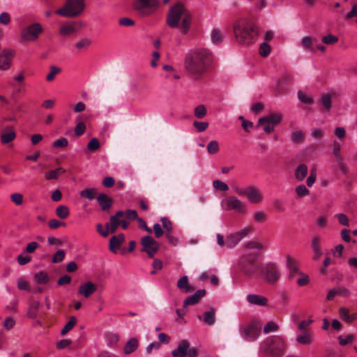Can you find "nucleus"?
<instances>
[{
  "label": "nucleus",
  "instance_id": "1",
  "mask_svg": "<svg viewBox=\"0 0 357 357\" xmlns=\"http://www.w3.org/2000/svg\"><path fill=\"white\" fill-rule=\"evenodd\" d=\"M211 55L205 49L191 50L185 58V68L194 78L199 79L207 72Z\"/></svg>",
  "mask_w": 357,
  "mask_h": 357
},
{
  "label": "nucleus",
  "instance_id": "2",
  "mask_svg": "<svg viewBox=\"0 0 357 357\" xmlns=\"http://www.w3.org/2000/svg\"><path fill=\"white\" fill-rule=\"evenodd\" d=\"M192 16L181 2H178L169 8L167 14L166 24L173 29L180 28L186 34L190 28Z\"/></svg>",
  "mask_w": 357,
  "mask_h": 357
},
{
  "label": "nucleus",
  "instance_id": "3",
  "mask_svg": "<svg viewBox=\"0 0 357 357\" xmlns=\"http://www.w3.org/2000/svg\"><path fill=\"white\" fill-rule=\"evenodd\" d=\"M233 30L237 42L245 45L254 43L259 34L257 26L245 19L236 20Z\"/></svg>",
  "mask_w": 357,
  "mask_h": 357
},
{
  "label": "nucleus",
  "instance_id": "4",
  "mask_svg": "<svg viewBox=\"0 0 357 357\" xmlns=\"http://www.w3.org/2000/svg\"><path fill=\"white\" fill-rule=\"evenodd\" d=\"M84 8V0H67L62 8L55 10V13L65 17H74L80 15Z\"/></svg>",
  "mask_w": 357,
  "mask_h": 357
},
{
  "label": "nucleus",
  "instance_id": "5",
  "mask_svg": "<svg viewBox=\"0 0 357 357\" xmlns=\"http://www.w3.org/2000/svg\"><path fill=\"white\" fill-rule=\"evenodd\" d=\"M257 255L255 253L245 254L239 260V265L243 273L249 277H253L259 270V266L256 263Z\"/></svg>",
  "mask_w": 357,
  "mask_h": 357
},
{
  "label": "nucleus",
  "instance_id": "6",
  "mask_svg": "<svg viewBox=\"0 0 357 357\" xmlns=\"http://www.w3.org/2000/svg\"><path fill=\"white\" fill-rule=\"evenodd\" d=\"M233 189L234 191L239 196L246 197L251 204H257L263 201V193L258 188L254 185H250L246 188L235 186Z\"/></svg>",
  "mask_w": 357,
  "mask_h": 357
},
{
  "label": "nucleus",
  "instance_id": "7",
  "mask_svg": "<svg viewBox=\"0 0 357 357\" xmlns=\"http://www.w3.org/2000/svg\"><path fill=\"white\" fill-rule=\"evenodd\" d=\"M242 337L248 342L256 340L261 333V323L259 321L253 320L245 326L240 328Z\"/></svg>",
  "mask_w": 357,
  "mask_h": 357
},
{
  "label": "nucleus",
  "instance_id": "8",
  "mask_svg": "<svg viewBox=\"0 0 357 357\" xmlns=\"http://www.w3.org/2000/svg\"><path fill=\"white\" fill-rule=\"evenodd\" d=\"M266 344L268 354L275 356H280L282 355L286 349L284 339L280 336L275 335L268 338Z\"/></svg>",
  "mask_w": 357,
  "mask_h": 357
},
{
  "label": "nucleus",
  "instance_id": "9",
  "mask_svg": "<svg viewBox=\"0 0 357 357\" xmlns=\"http://www.w3.org/2000/svg\"><path fill=\"white\" fill-rule=\"evenodd\" d=\"M43 32V28L40 23H33L22 30L21 37L26 42H33Z\"/></svg>",
  "mask_w": 357,
  "mask_h": 357
},
{
  "label": "nucleus",
  "instance_id": "10",
  "mask_svg": "<svg viewBox=\"0 0 357 357\" xmlns=\"http://www.w3.org/2000/svg\"><path fill=\"white\" fill-rule=\"evenodd\" d=\"M280 276V272L275 264L269 263L261 268V278L270 284L275 283Z\"/></svg>",
  "mask_w": 357,
  "mask_h": 357
},
{
  "label": "nucleus",
  "instance_id": "11",
  "mask_svg": "<svg viewBox=\"0 0 357 357\" xmlns=\"http://www.w3.org/2000/svg\"><path fill=\"white\" fill-rule=\"evenodd\" d=\"M222 206L225 210H234L239 213H245L247 212V205L236 197L231 196L225 199L222 202Z\"/></svg>",
  "mask_w": 357,
  "mask_h": 357
},
{
  "label": "nucleus",
  "instance_id": "12",
  "mask_svg": "<svg viewBox=\"0 0 357 357\" xmlns=\"http://www.w3.org/2000/svg\"><path fill=\"white\" fill-rule=\"evenodd\" d=\"M141 244L143 247L141 251L146 252L150 258L153 257L159 249L158 242L151 236L143 237L141 240Z\"/></svg>",
  "mask_w": 357,
  "mask_h": 357
},
{
  "label": "nucleus",
  "instance_id": "13",
  "mask_svg": "<svg viewBox=\"0 0 357 357\" xmlns=\"http://www.w3.org/2000/svg\"><path fill=\"white\" fill-rule=\"evenodd\" d=\"M286 265L289 271V280H293L296 276L298 277L302 273L298 269L297 260L289 255L286 257Z\"/></svg>",
  "mask_w": 357,
  "mask_h": 357
},
{
  "label": "nucleus",
  "instance_id": "14",
  "mask_svg": "<svg viewBox=\"0 0 357 357\" xmlns=\"http://www.w3.org/2000/svg\"><path fill=\"white\" fill-rule=\"evenodd\" d=\"M14 52L10 50H3L0 54V70H6L10 68Z\"/></svg>",
  "mask_w": 357,
  "mask_h": 357
},
{
  "label": "nucleus",
  "instance_id": "15",
  "mask_svg": "<svg viewBox=\"0 0 357 357\" xmlns=\"http://www.w3.org/2000/svg\"><path fill=\"white\" fill-rule=\"evenodd\" d=\"M157 5V0H136L134 6L142 15H148L150 13L145 12L144 9L156 7Z\"/></svg>",
  "mask_w": 357,
  "mask_h": 357
},
{
  "label": "nucleus",
  "instance_id": "16",
  "mask_svg": "<svg viewBox=\"0 0 357 357\" xmlns=\"http://www.w3.org/2000/svg\"><path fill=\"white\" fill-rule=\"evenodd\" d=\"M331 93H323L320 99L317 101V107L322 112H328L332 106Z\"/></svg>",
  "mask_w": 357,
  "mask_h": 357
},
{
  "label": "nucleus",
  "instance_id": "17",
  "mask_svg": "<svg viewBox=\"0 0 357 357\" xmlns=\"http://www.w3.org/2000/svg\"><path fill=\"white\" fill-rule=\"evenodd\" d=\"M215 314L216 309L215 307H210L208 310L204 312L202 315H198L197 318L203 321L205 324L212 326L215 323Z\"/></svg>",
  "mask_w": 357,
  "mask_h": 357
},
{
  "label": "nucleus",
  "instance_id": "18",
  "mask_svg": "<svg viewBox=\"0 0 357 357\" xmlns=\"http://www.w3.org/2000/svg\"><path fill=\"white\" fill-rule=\"evenodd\" d=\"M123 212L119 211L114 215L110 217L109 222L105 225V227L109 229V233H114L117 228L120 226V218L123 216Z\"/></svg>",
  "mask_w": 357,
  "mask_h": 357
},
{
  "label": "nucleus",
  "instance_id": "19",
  "mask_svg": "<svg viewBox=\"0 0 357 357\" xmlns=\"http://www.w3.org/2000/svg\"><path fill=\"white\" fill-rule=\"evenodd\" d=\"M190 347V342L183 340L178 343V347L173 350L172 354L173 357H185Z\"/></svg>",
  "mask_w": 357,
  "mask_h": 357
},
{
  "label": "nucleus",
  "instance_id": "20",
  "mask_svg": "<svg viewBox=\"0 0 357 357\" xmlns=\"http://www.w3.org/2000/svg\"><path fill=\"white\" fill-rule=\"evenodd\" d=\"M97 290V287L91 282H86L80 285L78 289V294L84 296L85 298H89Z\"/></svg>",
  "mask_w": 357,
  "mask_h": 357
},
{
  "label": "nucleus",
  "instance_id": "21",
  "mask_svg": "<svg viewBox=\"0 0 357 357\" xmlns=\"http://www.w3.org/2000/svg\"><path fill=\"white\" fill-rule=\"evenodd\" d=\"M248 302L254 305L266 306L268 304V298L262 295L248 294L246 296Z\"/></svg>",
  "mask_w": 357,
  "mask_h": 357
},
{
  "label": "nucleus",
  "instance_id": "22",
  "mask_svg": "<svg viewBox=\"0 0 357 357\" xmlns=\"http://www.w3.org/2000/svg\"><path fill=\"white\" fill-rule=\"evenodd\" d=\"M206 294L205 289H199L193 295L187 297L184 302L183 306L192 305L199 303L200 299L203 298Z\"/></svg>",
  "mask_w": 357,
  "mask_h": 357
},
{
  "label": "nucleus",
  "instance_id": "23",
  "mask_svg": "<svg viewBox=\"0 0 357 357\" xmlns=\"http://www.w3.org/2000/svg\"><path fill=\"white\" fill-rule=\"evenodd\" d=\"M96 199L102 211H107L112 207V199L106 194H99L97 196Z\"/></svg>",
  "mask_w": 357,
  "mask_h": 357
},
{
  "label": "nucleus",
  "instance_id": "24",
  "mask_svg": "<svg viewBox=\"0 0 357 357\" xmlns=\"http://www.w3.org/2000/svg\"><path fill=\"white\" fill-rule=\"evenodd\" d=\"M125 237L123 234L117 236H113L109 241V250L114 253H116L120 248L121 243L124 241Z\"/></svg>",
  "mask_w": 357,
  "mask_h": 357
},
{
  "label": "nucleus",
  "instance_id": "25",
  "mask_svg": "<svg viewBox=\"0 0 357 357\" xmlns=\"http://www.w3.org/2000/svg\"><path fill=\"white\" fill-rule=\"evenodd\" d=\"M79 22H73L63 24L59 30V33L63 36H67L74 34L77 32L76 26L79 24Z\"/></svg>",
  "mask_w": 357,
  "mask_h": 357
},
{
  "label": "nucleus",
  "instance_id": "26",
  "mask_svg": "<svg viewBox=\"0 0 357 357\" xmlns=\"http://www.w3.org/2000/svg\"><path fill=\"white\" fill-rule=\"evenodd\" d=\"M177 287L183 293H189L194 290V288L190 285L188 278L186 275L181 277L178 280Z\"/></svg>",
  "mask_w": 357,
  "mask_h": 357
},
{
  "label": "nucleus",
  "instance_id": "27",
  "mask_svg": "<svg viewBox=\"0 0 357 357\" xmlns=\"http://www.w3.org/2000/svg\"><path fill=\"white\" fill-rule=\"evenodd\" d=\"M257 126L262 127V129L265 132L271 133L274 131V126L268 121V119L264 116L260 118L258 120Z\"/></svg>",
  "mask_w": 357,
  "mask_h": 357
},
{
  "label": "nucleus",
  "instance_id": "28",
  "mask_svg": "<svg viewBox=\"0 0 357 357\" xmlns=\"http://www.w3.org/2000/svg\"><path fill=\"white\" fill-rule=\"evenodd\" d=\"M312 337L310 331H303L296 337V341L302 345H308L311 343Z\"/></svg>",
  "mask_w": 357,
  "mask_h": 357
},
{
  "label": "nucleus",
  "instance_id": "29",
  "mask_svg": "<svg viewBox=\"0 0 357 357\" xmlns=\"http://www.w3.org/2000/svg\"><path fill=\"white\" fill-rule=\"evenodd\" d=\"M138 347V340L136 338L130 339L126 344L123 351L126 354L134 352Z\"/></svg>",
  "mask_w": 357,
  "mask_h": 357
},
{
  "label": "nucleus",
  "instance_id": "30",
  "mask_svg": "<svg viewBox=\"0 0 357 357\" xmlns=\"http://www.w3.org/2000/svg\"><path fill=\"white\" fill-rule=\"evenodd\" d=\"M65 172V169H63L62 167H59L54 170L45 172V178L47 180L57 179L59 176L63 174Z\"/></svg>",
  "mask_w": 357,
  "mask_h": 357
},
{
  "label": "nucleus",
  "instance_id": "31",
  "mask_svg": "<svg viewBox=\"0 0 357 357\" xmlns=\"http://www.w3.org/2000/svg\"><path fill=\"white\" fill-rule=\"evenodd\" d=\"M6 130H9V132H4L1 135V142L3 144H8L13 141L16 137L15 132L12 130V128H6Z\"/></svg>",
  "mask_w": 357,
  "mask_h": 357
},
{
  "label": "nucleus",
  "instance_id": "32",
  "mask_svg": "<svg viewBox=\"0 0 357 357\" xmlns=\"http://www.w3.org/2000/svg\"><path fill=\"white\" fill-rule=\"evenodd\" d=\"M238 235L234 233L228 236L225 239V246L227 248H232L236 246L240 242Z\"/></svg>",
  "mask_w": 357,
  "mask_h": 357
},
{
  "label": "nucleus",
  "instance_id": "33",
  "mask_svg": "<svg viewBox=\"0 0 357 357\" xmlns=\"http://www.w3.org/2000/svg\"><path fill=\"white\" fill-rule=\"evenodd\" d=\"M79 195L82 198L92 200L97 197V190L95 188H86L81 190Z\"/></svg>",
  "mask_w": 357,
  "mask_h": 357
},
{
  "label": "nucleus",
  "instance_id": "34",
  "mask_svg": "<svg viewBox=\"0 0 357 357\" xmlns=\"http://www.w3.org/2000/svg\"><path fill=\"white\" fill-rule=\"evenodd\" d=\"M34 279L37 284H45L49 282L50 278L45 271H39L34 275Z\"/></svg>",
  "mask_w": 357,
  "mask_h": 357
},
{
  "label": "nucleus",
  "instance_id": "35",
  "mask_svg": "<svg viewBox=\"0 0 357 357\" xmlns=\"http://www.w3.org/2000/svg\"><path fill=\"white\" fill-rule=\"evenodd\" d=\"M307 173V167L304 164L298 166L295 171V176L297 180L302 181L305 178Z\"/></svg>",
  "mask_w": 357,
  "mask_h": 357
},
{
  "label": "nucleus",
  "instance_id": "36",
  "mask_svg": "<svg viewBox=\"0 0 357 357\" xmlns=\"http://www.w3.org/2000/svg\"><path fill=\"white\" fill-rule=\"evenodd\" d=\"M77 318L75 316H72L70 317L69 321L66 324L64 327L61 331V334L62 335H66L70 331H71L73 327L76 325Z\"/></svg>",
  "mask_w": 357,
  "mask_h": 357
},
{
  "label": "nucleus",
  "instance_id": "37",
  "mask_svg": "<svg viewBox=\"0 0 357 357\" xmlns=\"http://www.w3.org/2000/svg\"><path fill=\"white\" fill-rule=\"evenodd\" d=\"M16 283H17V289L19 290L30 291V290H31L30 283L24 278L20 277V278H17Z\"/></svg>",
  "mask_w": 357,
  "mask_h": 357
},
{
  "label": "nucleus",
  "instance_id": "38",
  "mask_svg": "<svg viewBox=\"0 0 357 357\" xmlns=\"http://www.w3.org/2000/svg\"><path fill=\"white\" fill-rule=\"evenodd\" d=\"M61 72V68L56 66H51L50 67V73L46 76V80L47 82H52L56 75H59Z\"/></svg>",
  "mask_w": 357,
  "mask_h": 357
},
{
  "label": "nucleus",
  "instance_id": "39",
  "mask_svg": "<svg viewBox=\"0 0 357 357\" xmlns=\"http://www.w3.org/2000/svg\"><path fill=\"white\" fill-rule=\"evenodd\" d=\"M56 215L61 219H66L69 215V209L66 206H59L56 209Z\"/></svg>",
  "mask_w": 357,
  "mask_h": 357
},
{
  "label": "nucleus",
  "instance_id": "40",
  "mask_svg": "<svg viewBox=\"0 0 357 357\" xmlns=\"http://www.w3.org/2000/svg\"><path fill=\"white\" fill-rule=\"evenodd\" d=\"M338 40L339 38L332 33H328L324 36L321 39L323 43L328 45H334L337 43Z\"/></svg>",
  "mask_w": 357,
  "mask_h": 357
},
{
  "label": "nucleus",
  "instance_id": "41",
  "mask_svg": "<svg viewBox=\"0 0 357 357\" xmlns=\"http://www.w3.org/2000/svg\"><path fill=\"white\" fill-rule=\"evenodd\" d=\"M268 121L274 126L279 124L282 121V114H271L268 116H265Z\"/></svg>",
  "mask_w": 357,
  "mask_h": 357
},
{
  "label": "nucleus",
  "instance_id": "42",
  "mask_svg": "<svg viewBox=\"0 0 357 357\" xmlns=\"http://www.w3.org/2000/svg\"><path fill=\"white\" fill-rule=\"evenodd\" d=\"M211 40L216 44L222 41V34L219 29L215 28L212 30Z\"/></svg>",
  "mask_w": 357,
  "mask_h": 357
},
{
  "label": "nucleus",
  "instance_id": "43",
  "mask_svg": "<svg viewBox=\"0 0 357 357\" xmlns=\"http://www.w3.org/2000/svg\"><path fill=\"white\" fill-rule=\"evenodd\" d=\"M91 44V40L88 38H82L76 44L75 47L78 50H82L88 48Z\"/></svg>",
  "mask_w": 357,
  "mask_h": 357
},
{
  "label": "nucleus",
  "instance_id": "44",
  "mask_svg": "<svg viewBox=\"0 0 357 357\" xmlns=\"http://www.w3.org/2000/svg\"><path fill=\"white\" fill-rule=\"evenodd\" d=\"M160 221L162 222L164 229L165 230L166 234L172 233L173 229L172 221L166 217L161 218Z\"/></svg>",
  "mask_w": 357,
  "mask_h": 357
},
{
  "label": "nucleus",
  "instance_id": "45",
  "mask_svg": "<svg viewBox=\"0 0 357 357\" xmlns=\"http://www.w3.org/2000/svg\"><path fill=\"white\" fill-rule=\"evenodd\" d=\"M279 329L278 325L274 321H268L264 326V333H269L270 332L277 331Z\"/></svg>",
  "mask_w": 357,
  "mask_h": 357
},
{
  "label": "nucleus",
  "instance_id": "46",
  "mask_svg": "<svg viewBox=\"0 0 357 357\" xmlns=\"http://www.w3.org/2000/svg\"><path fill=\"white\" fill-rule=\"evenodd\" d=\"M296 193L298 197H303L310 194V190L304 184L298 185L295 189Z\"/></svg>",
  "mask_w": 357,
  "mask_h": 357
},
{
  "label": "nucleus",
  "instance_id": "47",
  "mask_svg": "<svg viewBox=\"0 0 357 357\" xmlns=\"http://www.w3.org/2000/svg\"><path fill=\"white\" fill-rule=\"evenodd\" d=\"M219 151V144L215 140L211 141L207 145V151L210 154H215Z\"/></svg>",
  "mask_w": 357,
  "mask_h": 357
},
{
  "label": "nucleus",
  "instance_id": "48",
  "mask_svg": "<svg viewBox=\"0 0 357 357\" xmlns=\"http://www.w3.org/2000/svg\"><path fill=\"white\" fill-rule=\"evenodd\" d=\"M100 146V142L97 138H92L87 144V149L91 151H96Z\"/></svg>",
  "mask_w": 357,
  "mask_h": 357
},
{
  "label": "nucleus",
  "instance_id": "49",
  "mask_svg": "<svg viewBox=\"0 0 357 357\" xmlns=\"http://www.w3.org/2000/svg\"><path fill=\"white\" fill-rule=\"evenodd\" d=\"M253 218L258 223H264L267 220V215L264 211H257L254 214Z\"/></svg>",
  "mask_w": 357,
  "mask_h": 357
},
{
  "label": "nucleus",
  "instance_id": "50",
  "mask_svg": "<svg viewBox=\"0 0 357 357\" xmlns=\"http://www.w3.org/2000/svg\"><path fill=\"white\" fill-rule=\"evenodd\" d=\"M206 114V109L204 105H199L195 109V115L198 119L204 118Z\"/></svg>",
  "mask_w": 357,
  "mask_h": 357
},
{
  "label": "nucleus",
  "instance_id": "51",
  "mask_svg": "<svg viewBox=\"0 0 357 357\" xmlns=\"http://www.w3.org/2000/svg\"><path fill=\"white\" fill-rule=\"evenodd\" d=\"M213 187L220 191H227L229 190V186L225 182L220 180H215L213 182Z\"/></svg>",
  "mask_w": 357,
  "mask_h": 357
},
{
  "label": "nucleus",
  "instance_id": "52",
  "mask_svg": "<svg viewBox=\"0 0 357 357\" xmlns=\"http://www.w3.org/2000/svg\"><path fill=\"white\" fill-rule=\"evenodd\" d=\"M312 323V317L310 316L307 320H304L298 324V329L302 333L307 331V327Z\"/></svg>",
  "mask_w": 357,
  "mask_h": 357
},
{
  "label": "nucleus",
  "instance_id": "53",
  "mask_svg": "<svg viewBox=\"0 0 357 357\" xmlns=\"http://www.w3.org/2000/svg\"><path fill=\"white\" fill-rule=\"evenodd\" d=\"M66 252L63 250H59L56 252L54 253L52 257L53 263H59L61 262L65 257Z\"/></svg>",
  "mask_w": 357,
  "mask_h": 357
},
{
  "label": "nucleus",
  "instance_id": "54",
  "mask_svg": "<svg viewBox=\"0 0 357 357\" xmlns=\"http://www.w3.org/2000/svg\"><path fill=\"white\" fill-rule=\"evenodd\" d=\"M340 318L346 322L351 323L350 314L349 310L345 307H340L339 310Z\"/></svg>",
  "mask_w": 357,
  "mask_h": 357
},
{
  "label": "nucleus",
  "instance_id": "55",
  "mask_svg": "<svg viewBox=\"0 0 357 357\" xmlns=\"http://www.w3.org/2000/svg\"><path fill=\"white\" fill-rule=\"evenodd\" d=\"M298 98L301 102L306 104H310L312 102L311 97L307 96L306 93L303 91H298Z\"/></svg>",
  "mask_w": 357,
  "mask_h": 357
},
{
  "label": "nucleus",
  "instance_id": "56",
  "mask_svg": "<svg viewBox=\"0 0 357 357\" xmlns=\"http://www.w3.org/2000/svg\"><path fill=\"white\" fill-rule=\"evenodd\" d=\"M310 282L308 275L301 273L296 279V283L298 286L303 287L306 285Z\"/></svg>",
  "mask_w": 357,
  "mask_h": 357
},
{
  "label": "nucleus",
  "instance_id": "57",
  "mask_svg": "<svg viewBox=\"0 0 357 357\" xmlns=\"http://www.w3.org/2000/svg\"><path fill=\"white\" fill-rule=\"evenodd\" d=\"M193 126L195 127L197 130L200 132L206 130L208 128V123L204 121H194Z\"/></svg>",
  "mask_w": 357,
  "mask_h": 357
},
{
  "label": "nucleus",
  "instance_id": "58",
  "mask_svg": "<svg viewBox=\"0 0 357 357\" xmlns=\"http://www.w3.org/2000/svg\"><path fill=\"white\" fill-rule=\"evenodd\" d=\"M271 52V47L266 43H263L259 47V54L261 56L266 57Z\"/></svg>",
  "mask_w": 357,
  "mask_h": 357
},
{
  "label": "nucleus",
  "instance_id": "59",
  "mask_svg": "<svg viewBox=\"0 0 357 357\" xmlns=\"http://www.w3.org/2000/svg\"><path fill=\"white\" fill-rule=\"evenodd\" d=\"M304 134L301 131H296L292 133L291 140L295 143H301L303 141Z\"/></svg>",
  "mask_w": 357,
  "mask_h": 357
},
{
  "label": "nucleus",
  "instance_id": "60",
  "mask_svg": "<svg viewBox=\"0 0 357 357\" xmlns=\"http://www.w3.org/2000/svg\"><path fill=\"white\" fill-rule=\"evenodd\" d=\"M48 226L50 227V228H51L52 229H56L61 226L65 227L66 223L63 222L59 221L56 219H51L48 222Z\"/></svg>",
  "mask_w": 357,
  "mask_h": 357
},
{
  "label": "nucleus",
  "instance_id": "61",
  "mask_svg": "<svg viewBox=\"0 0 357 357\" xmlns=\"http://www.w3.org/2000/svg\"><path fill=\"white\" fill-rule=\"evenodd\" d=\"M39 247V244L36 241L29 243L23 252L33 253Z\"/></svg>",
  "mask_w": 357,
  "mask_h": 357
},
{
  "label": "nucleus",
  "instance_id": "62",
  "mask_svg": "<svg viewBox=\"0 0 357 357\" xmlns=\"http://www.w3.org/2000/svg\"><path fill=\"white\" fill-rule=\"evenodd\" d=\"M15 324V321L13 319V318L7 317L3 323V326L6 330L9 331L14 327Z\"/></svg>",
  "mask_w": 357,
  "mask_h": 357
},
{
  "label": "nucleus",
  "instance_id": "63",
  "mask_svg": "<svg viewBox=\"0 0 357 357\" xmlns=\"http://www.w3.org/2000/svg\"><path fill=\"white\" fill-rule=\"evenodd\" d=\"M68 144V142L65 137H60L53 143L54 147H66Z\"/></svg>",
  "mask_w": 357,
  "mask_h": 357
},
{
  "label": "nucleus",
  "instance_id": "64",
  "mask_svg": "<svg viewBox=\"0 0 357 357\" xmlns=\"http://www.w3.org/2000/svg\"><path fill=\"white\" fill-rule=\"evenodd\" d=\"M10 199L12 202H13L16 205H21L23 202V196L20 193H13L10 196Z\"/></svg>",
  "mask_w": 357,
  "mask_h": 357
}]
</instances>
